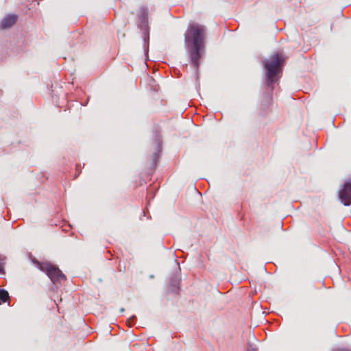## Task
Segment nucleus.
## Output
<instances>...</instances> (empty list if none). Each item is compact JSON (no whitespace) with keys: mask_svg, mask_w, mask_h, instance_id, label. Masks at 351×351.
<instances>
[{"mask_svg":"<svg viewBox=\"0 0 351 351\" xmlns=\"http://www.w3.org/2000/svg\"><path fill=\"white\" fill-rule=\"evenodd\" d=\"M339 197L345 206L351 204V179L348 180L339 189Z\"/></svg>","mask_w":351,"mask_h":351,"instance_id":"4","label":"nucleus"},{"mask_svg":"<svg viewBox=\"0 0 351 351\" xmlns=\"http://www.w3.org/2000/svg\"><path fill=\"white\" fill-rule=\"evenodd\" d=\"M285 60V58L280 53L271 56L267 60L265 67L267 70L266 81L269 86L278 81V75L281 71Z\"/></svg>","mask_w":351,"mask_h":351,"instance_id":"1","label":"nucleus"},{"mask_svg":"<svg viewBox=\"0 0 351 351\" xmlns=\"http://www.w3.org/2000/svg\"><path fill=\"white\" fill-rule=\"evenodd\" d=\"M4 259L0 258V273H3Z\"/></svg>","mask_w":351,"mask_h":351,"instance_id":"8","label":"nucleus"},{"mask_svg":"<svg viewBox=\"0 0 351 351\" xmlns=\"http://www.w3.org/2000/svg\"><path fill=\"white\" fill-rule=\"evenodd\" d=\"M17 20L16 14H8L5 16L0 23V29H5L13 26Z\"/></svg>","mask_w":351,"mask_h":351,"instance_id":"6","label":"nucleus"},{"mask_svg":"<svg viewBox=\"0 0 351 351\" xmlns=\"http://www.w3.org/2000/svg\"><path fill=\"white\" fill-rule=\"evenodd\" d=\"M202 47L203 46H192V49L189 51L191 62L196 69L199 67V60L202 56Z\"/></svg>","mask_w":351,"mask_h":351,"instance_id":"5","label":"nucleus"},{"mask_svg":"<svg viewBox=\"0 0 351 351\" xmlns=\"http://www.w3.org/2000/svg\"><path fill=\"white\" fill-rule=\"evenodd\" d=\"M38 267L49 276L51 280L56 283V282H60L61 280L66 278L65 276L62 272L56 267L48 262H39L34 261Z\"/></svg>","mask_w":351,"mask_h":351,"instance_id":"3","label":"nucleus"},{"mask_svg":"<svg viewBox=\"0 0 351 351\" xmlns=\"http://www.w3.org/2000/svg\"><path fill=\"white\" fill-rule=\"evenodd\" d=\"M124 311H125V309H124L123 308H121L120 309V311H121V312H124Z\"/></svg>","mask_w":351,"mask_h":351,"instance_id":"9","label":"nucleus"},{"mask_svg":"<svg viewBox=\"0 0 351 351\" xmlns=\"http://www.w3.org/2000/svg\"><path fill=\"white\" fill-rule=\"evenodd\" d=\"M8 292L4 289L0 290V304L4 303L9 300Z\"/></svg>","mask_w":351,"mask_h":351,"instance_id":"7","label":"nucleus"},{"mask_svg":"<svg viewBox=\"0 0 351 351\" xmlns=\"http://www.w3.org/2000/svg\"><path fill=\"white\" fill-rule=\"evenodd\" d=\"M205 28L203 25L195 23L189 26L185 34V43H191L192 46H203Z\"/></svg>","mask_w":351,"mask_h":351,"instance_id":"2","label":"nucleus"}]
</instances>
